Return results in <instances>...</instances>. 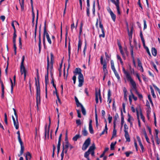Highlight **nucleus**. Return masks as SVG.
<instances>
[{"mask_svg":"<svg viewBox=\"0 0 160 160\" xmlns=\"http://www.w3.org/2000/svg\"><path fill=\"white\" fill-rule=\"evenodd\" d=\"M40 86H36V105L37 109H38V104H40L41 101Z\"/></svg>","mask_w":160,"mask_h":160,"instance_id":"nucleus-1","label":"nucleus"},{"mask_svg":"<svg viewBox=\"0 0 160 160\" xmlns=\"http://www.w3.org/2000/svg\"><path fill=\"white\" fill-rule=\"evenodd\" d=\"M100 62L102 65H103V70L104 72V74L107 75L108 74V71L107 69V62L106 61L103 62V57L101 56L100 58Z\"/></svg>","mask_w":160,"mask_h":160,"instance_id":"nucleus-2","label":"nucleus"},{"mask_svg":"<svg viewBox=\"0 0 160 160\" xmlns=\"http://www.w3.org/2000/svg\"><path fill=\"white\" fill-rule=\"evenodd\" d=\"M24 60L25 56H23L22 57V59L20 66V72H21V74H22L23 73H24V77H26V71L24 65Z\"/></svg>","mask_w":160,"mask_h":160,"instance_id":"nucleus-3","label":"nucleus"},{"mask_svg":"<svg viewBox=\"0 0 160 160\" xmlns=\"http://www.w3.org/2000/svg\"><path fill=\"white\" fill-rule=\"evenodd\" d=\"M91 143V139L90 138H88L85 140L83 143L82 147V149L85 151Z\"/></svg>","mask_w":160,"mask_h":160,"instance_id":"nucleus-4","label":"nucleus"},{"mask_svg":"<svg viewBox=\"0 0 160 160\" xmlns=\"http://www.w3.org/2000/svg\"><path fill=\"white\" fill-rule=\"evenodd\" d=\"M41 24L40 25L39 27V36H38V47H39V53H40L41 49Z\"/></svg>","mask_w":160,"mask_h":160,"instance_id":"nucleus-5","label":"nucleus"},{"mask_svg":"<svg viewBox=\"0 0 160 160\" xmlns=\"http://www.w3.org/2000/svg\"><path fill=\"white\" fill-rule=\"evenodd\" d=\"M38 10H37V18L36 21V24L35 26V32H34V40L35 42H36V37L37 35V26H38Z\"/></svg>","mask_w":160,"mask_h":160,"instance_id":"nucleus-6","label":"nucleus"},{"mask_svg":"<svg viewBox=\"0 0 160 160\" xmlns=\"http://www.w3.org/2000/svg\"><path fill=\"white\" fill-rule=\"evenodd\" d=\"M47 74L45 76V82H48V74H49V57L48 55L47 56Z\"/></svg>","mask_w":160,"mask_h":160,"instance_id":"nucleus-7","label":"nucleus"},{"mask_svg":"<svg viewBox=\"0 0 160 160\" xmlns=\"http://www.w3.org/2000/svg\"><path fill=\"white\" fill-rule=\"evenodd\" d=\"M78 79L79 82L78 86L81 87L82 86L84 81L83 76L82 73H80V75H78Z\"/></svg>","mask_w":160,"mask_h":160,"instance_id":"nucleus-8","label":"nucleus"},{"mask_svg":"<svg viewBox=\"0 0 160 160\" xmlns=\"http://www.w3.org/2000/svg\"><path fill=\"white\" fill-rule=\"evenodd\" d=\"M128 80L129 81L131 84L132 86L134 89H136V85L135 81L132 79L131 77L130 76L127 78Z\"/></svg>","mask_w":160,"mask_h":160,"instance_id":"nucleus-9","label":"nucleus"},{"mask_svg":"<svg viewBox=\"0 0 160 160\" xmlns=\"http://www.w3.org/2000/svg\"><path fill=\"white\" fill-rule=\"evenodd\" d=\"M99 27L101 28L102 32V34L99 35V37H102L103 38H104L105 37V34L103 25L102 24V20H100V22H99Z\"/></svg>","mask_w":160,"mask_h":160,"instance_id":"nucleus-10","label":"nucleus"},{"mask_svg":"<svg viewBox=\"0 0 160 160\" xmlns=\"http://www.w3.org/2000/svg\"><path fill=\"white\" fill-rule=\"evenodd\" d=\"M68 68H67V71H68L69 68L70 67V41H69L68 43Z\"/></svg>","mask_w":160,"mask_h":160,"instance_id":"nucleus-11","label":"nucleus"},{"mask_svg":"<svg viewBox=\"0 0 160 160\" xmlns=\"http://www.w3.org/2000/svg\"><path fill=\"white\" fill-rule=\"evenodd\" d=\"M95 111L96 127L97 128H98L99 124L98 122V116L97 112V107L96 105H95Z\"/></svg>","mask_w":160,"mask_h":160,"instance_id":"nucleus-12","label":"nucleus"},{"mask_svg":"<svg viewBox=\"0 0 160 160\" xmlns=\"http://www.w3.org/2000/svg\"><path fill=\"white\" fill-rule=\"evenodd\" d=\"M92 119H90L89 123V130L90 133L93 134L94 133V132L92 126Z\"/></svg>","mask_w":160,"mask_h":160,"instance_id":"nucleus-13","label":"nucleus"},{"mask_svg":"<svg viewBox=\"0 0 160 160\" xmlns=\"http://www.w3.org/2000/svg\"><path fill=\"white\" fill-rule=\"evenodd\" d=\"M43 34L45 36H46L48 42L51 44H52V41L48 32H43Z\"/></svg>","mask_w":160,"mask_h":160,"instance_id":"nucleus-14","label":"nucleus"},{"mask_svg":"<svg viewBox=\"0 0 160 160\" xmlns=\"http://www.w3.org/2000/svg\"><path fill=\"white\" fill-rule=\"evenodd\" d=\"M119 0H116V3L115 4V5L116 7V8L117 10V12L118 15H120L121 14V12L120 11V9L119 6Z\"/></svg>","mask_w":160,"mask_h":160,"instance_id":"nucleus-15","label":"nucleus"},{"mask_svg":"<svg viewBox=\"0 0 160 160\" xmlns=\"http://www.w3.org/2000/svg\"><path fill=\"white\" fill-rule=\"evenodd\" d=\"M37 81L36 78H35V85L36 86H40V82L39 80V73L38 72H37Z\"/></svg>","mask_w":160,"mask_h":160,"instance_id":"nucleus-16","label":"nucleus"},{"mask_svg":"<svg viewBox=\"0 0 160 160\" xmlns=\"http://www.w3.org/2000/svg\"><path fill=\"white\" fill-rule=\"evenodd\" d=\"M133 30V28L132 26V27H131V30H130V32L129 31L128 28H127V31L128 32L129 38H130V39L132 38Z\"/></svg>","mask_w":160,"mask_h":160,"instance_id":"nucleus-17","label":"nucleus"},{"mask_svg":"<svg viewBox=\"0 0 160 160\" xmlns=\"http://www.w3.org/2000/svg\"><path fill=\"white\" fill-rule=\"evenodd\" d=\"M96 148L95 143H93L92 144V145L89 147L88 151L90 152L94 151Z\"/></svg>","mask_w":160,"mask_h":160,"instance_id":"nucleus-18","label":"nucleus"},{"mask_svg":"<svg viewBox=\"0 0 160 160\" xmlns=\"http://www.w3.org/2000/svg\"><path fill=\"white\" fill-rule=\"evenodd\" d=\"M121 128L122 127L123 123L124 122V116H123L122 109H121Z\"/></svg>","mask_w":160,"mask_h":160,"instance_id":"nucleus-19","label":"nucleus"},{"mask_svg":"<svg viewBox=\"0 0 160 160\" xmlns=\"http://www.w3.org/2000/svg\"><path fill=\"white\" fill-rule=\"evenodd\" d=\"M81 71L82 70L80 68H76L75 71L73 72V73L75 75H77V74H78L79 75L80 73H82Z\"/></svg>","mask_w":160,"mask_h":160,"instance_id":"nucleus-20","label":"nucleus"},{"mask_svg":"<svg viewBox=\"0 0 160 160\" xmlns=\"http://www.w3.org/2000/svg\"><path fill=\"white\" fill-rule=\"evenodd\" d=\"M50 56H51L50 63H51V70L52 69V68H53V58H54V56H53V54L52 53V52H51L50 53ZM51 73L52 72L51 71Z\"/></svg>","mask_w":160,"mask_h":160,"instance_id":"nucleus-21","label":"nucleus"},{"mask_svg":"<svg viewBox=\"0 0 160 160\" xmlns=\"http://www.w3.org/2000/svg\"><path fill=\"white\" fill-rule=\"evenodd\" d=\"M119 118V116L117 113L115 114V116H114V120H113V126L115 127V126H116V123L117 121L118 120V119Z\"/></svg>","mask_w":160,"mask_h":160,"instance_id":"nucleus-22","label":"nucleus"},{"mask_svg":"<svg viewBox=\"0 0 160 160\" xmlns=\"http://www.w3.org/2000/svg\"><path fill=\"white\" fill-rule=\"evenodd\" d=\"M83 25V23L82 22H81L80 24V30L79 32V36H78V39L79 40H81V35L82 32V28Z\"/></svg>","mask_w":160,"mask_h":160,"instance_id":"nucleus-23","label":"nucleus"},{"mask_svg":"<svg viewBox=\"0 0 160 160\" xmlns=\"http://www.w3.org/2000/svg\"><path fill=\"white\" fill-rule=\"evenodd\" d=\"M108 129V128H107V123H106L105 124L104 129L102 131V133H101L100 134V136H101L102 135L104 134V133L105 132L106 134H107L108 133V131H107Z\"/></svg>","mask_w":160,"mask_h":160,"instance_id":"nucleus-24","label":"nucleus"},{"mask_svg":"<svg viewBox=\"0 0 160 160\" xmlns=\"http://www.w3.org/2000/svg\"><path fill=\"white\" fill-rule=\"evenodd\" d=\"M152 55L155 57L156 56L157 54V51L156 49L154 47H152Z\"/></svg>","mask_w":160,"mask_h":160,"instance_id":"nucleus-25","label":"nucleus"},{"mask_svg":"<svg viewBox=\"0 0 160 160\" xmlns=\"http://www.w3.org/2000/svg\"><path fill=\"white\" fill-rule=\"evenodd\" d=\"M125 133V137L127 140V141L130 142V139L128 132Z\"/></svg>","mask_w":160,"mask_h":160,"instance_id":"nucleus-26","label":"nucleus"},{"mask_svg":"<svg viewBox=\"0 0 160 160\" xmlns=\"http://www.w3.org/2000/svg\"><path fill=\"white\" fill-rule=\"evenodd\" d=\"M110 14L114 22H115L116 18V15L113 13L112 12H110Z\"/></svg>","mask_w":160,"mask_h":160,"instance_id":"nucleus-27","label":"nucleus"},{"mask_svg":"<svg viewBox=\"0 0 160 160\" xmlns=\"http://www.w3.org/2000/svg\"><path fill=\"white\" fill-rule=\"evenodd\" d=\"M49 123L48 127V130L47 131V134H48V138H49V129L50 127L51 123V120L50 117L49 116Z\"/></svg>","mask_w":160,"mask_h":160,"instance_id":"nucleus-28","label":"nucleus"},{"mask_svg":"<svg viewBox=\"0 0 160 160\" xmlns=\"http://www.w3.org/2000/svg\"><path fill=\"white\" fill-rule=\"evenodd\" d=\"M131 55L132 58V62H133V64L134 65V66L135 67H136V64L135 62V60H134V57L133 56V52L132 50H131Z\"/></svg>","mask_w":160,"mask_h":160,"instance_id":"nucleus-29","label":"nucleus"},{"mask_svg":"<svg viewBox=\"0 0 160 160\" xmlns=\"http://www.w3.org/2000/svg\"><path fill=\"white\" fill-rule=\"evenodd\" d=\"M111 68L112 70L113 71V72L116 71V70L114 66V62L112 60H111Z\"/></svg>","mask_w":160,"mask_h":160,"instance_id":"nucleus-30","label":"nucleus"},{"mask_svg":"<svg viewBox=\"0 0 160 160\" xmlns=\"http://www.w3.org/2000/svg\"><path fill=\"white\" fill-rule=\"evenodd\" d=\"M81 135L79 134H77L72 138V139L73 141H76L78 139L81 138Z\"/></svg>","mask_w":160,"mask_h":160,"instance_id":"nucleus-31","label":"nucleus"},{"mask_svg":"<svg viewBox=\"0 0 160 160\" xmlns=\"http://www.w3.org/2000/svg\"><path fill=\"white\" fill-rule=\"evenodd\" d=\"M122 71L124 74L125 75L126 78L130 76L129 73L126 71L124 68H122Z\"/></svg>","mask_w":160,"mask_h":160,"instance_id":"nucleus-32","label":"nucleus"},{"mask_svg":"<svg viewBox=\"0 0 160 160\" xmlns=\"http://www.w3.org/2000/svg\"><path fill=\"white\" fill-rule=\"evenodd\" d=\"M28 157H29V159H31L32 157L31 155L29 152H27L26 153L25 158L26 160H28Z\"/></svg>","mask_w":160,"mask_h":160,"instance_id":"nucleus-33","label":"nucleus"},{"mask_svg":"<svg viewBox=\"0 0 160 160\" xmlns=\"http://www.w3.org/2000/svg\"><path fill=\"white\" fill-rule=\"evenodd\" d=\"M19 3L20 5L21 10L22 11H23L24 9V0H22V2H21L20 0H19Z\"/></svg>","mask_w":160,"mask_h":160,"instance_id":"nucleus-34","label":"nucleus"},{"mask_svg":"<svg viewBox=\"0 0 160 160\" xmlns=\"http://www.w3.org/2000/svg\"><path fill=\"white\" fill-rule=\"evenodd\" d=\"M117 143V142L115 141L114 143L112 142L110 145V150H113L114 149V146Z\"/></svg>","mask_w":160,"mask_h":160,"instance_id":"nucleus-35","label":"nucleus"},{"mask_svg":"<svg viewBox=\"0 0 160 160\" xmlns=\"http://www.w3.org/2000/svg\"><path fill=\"white\" fill-rule=\"evenodd\" d=\"M13 123L14 126L15 127L16 129H18L19 128V123L18 121V119H17V122H16V121H14L13 122Z\"/></svg>","mask_w":160,"mask_h":160,"instance_id":"nucleus-36","label":"nucleus"},{"mask_svg":"<svg viewBox=\"0 0 160 160\" xmlns=\"http://www.w3.org/2000/svg\"><path fill=\"white\" fill-rule=\"evenodd\" d=\"M82 44V42L81 40H79L78 45V53L79 49H81Z\"/></svg>","mask_w":160,"mask_h":160,"instance_id":"nucleus-37","label":"nucleus"},{"mask_svg":"<svg viewBox=\"0 0 160 160\" xmlns=\"http://www.w3.org/2000/svg\"><path fill=\"white\" fill-rule=\"evenodd\" d=\"M82 135L84 136H87L88 134V132L85 128H84L83 130H82Z\"/></svg>","mask_w":160,"mask_h":160,"instance_id":"nucleus-38","label":"nucleus"},{"mask_svg":"<svg viewBox=\"0 0 160 160\" xmlns=\"http://www.w3.org/2000/svg\"><path fill=\"white\" fill-rule=\"evenodd\" d=\"M81 111L82 112V113L83 114V115L84 116H85L86 115V111L85 109V108L83 107V106H82V107H81Z\"/></svg>","mask_w":160,"mask_h":160,"instance_id":"nucleus-39","label":"nucleus"},{"mask_svg":"<svg viewBox=\"0 0 160 160\" xmlns=\"http://www.w3.org/2000/svg\"><path fill=\"white\" fill-rule=\"evenodd\" d=\"M95 100L96 103H98V92L97 91L95 92Z\"/></svg>","mask_w":160,"mask_h":160,"instance_id":"nucleus-40","label":"nucleus"},{"mask_svg":"<svg viewBox=\"0 0 160 160\" xmlns=\"http://www.w3.org/2000/svg\"><path fill=\"white\" fill-rule=\"evenodd\" d=\"M10 80L11 82V92L12 93L13 92V87L15 86L14 85V83H13L12 80L11 78H10Z\"/></svg>","mask_w":160,"mask_h":160,"instance_id":"nucleus-41","label":"nucleus"},{"mask_svg":"<svg viewBox=\"0 0 160 160\" xmlns=\"http://www.w3.org/2000/svg\"><path fill=\"white\" fill-rule=\"evenodd\" d=\"M128 118L127 120L128 122H131V120H134L133 118L130 115L129 113H128Z\"/></svg>","mask_w":160,"mask_h":160,"instance_id":"nucleus-42","label":"nucleus"},{"mask_svg":"<svg viewBox=\"0 0 160 160\" xmlns=\"http://www.w3.org/2000/svg\"><path fill=\"white\" fill-rule=\"evenodd\" d=\"M140 115L141 116V119L142 120L143 122H145V118L142 114V110L141 109H140Z\"/></svg>","mask_w":160,"mask_h":160,"instance_id":"nucleus-43","label":"nucleus"},{"mask_svg":"<svg viewBox=\"0 0 160 160\" xmlns=\"http://www.w3.org/2000/svg\"><path fill=\"white\" fill-rule=\"evenodd\" d=\"M95 1H94L93 2V8H92V13L94 15H95Z\"/></svg>","mask_w":160,"mask_h":160,"instance_id":"nucleus-44","label":"nucleus"},{"mask_svg":"<svg viewBox=\"0 0 160 160\" xmlns=\"http://www.w3.org/2000/svg\"><path fill=\"white\" fill-rule=\"evenodd\" d=\"M116 126H115V127L113 126V129L112 134V135L115 136H116L117 134V130L115 129Z\"/></svg>","mask_w":160,"mask_h":160,"instance_id":"nucleus-45","label":"nucleus"},{"mask_svg":"<svg viewBox=\"0 0 160 160\" xmlns=\"http://www.w3.org/2000/svg\"><path fill=\"white\" fill-rule=\"evenodd\" d=\"M90 152H88V150L87 152H86L84 154V157L85 158H89V155L90 154Z\"/></svg>","mask_w":160,"mask_h":160,"instance_id":"nucleus-46","label":"nucleus"},{"mask_svg":"<svg viewBox=\"0 0 160 160\" xmlns=\"http://www.w3.org/2000/svg\"><path fill=\"white\" fill-rule=\"evenodd\" d=\"M69 148V145H65L64 142L62 144V150H64V149H68Z\"/></svg>","mask_w":160,"mask_h":160,"instance_id":"nucleus-47","label":"nucleus"},{"mask_svg":"<svg viewBox=\"0 0 160 160\" xmlns=\"http://www.w3.org/2000/svg\"><path fill=\"white\" fill-rule=\"evenodd\" d=\"M128 127L126 124H125L124 125V131L125 132H128Z\"/></svg>","mask_w":160,"mask_h":160,"instance_id":"nucleus-48","label":"nucleus"},{"mask_svg":"<svg viewBox=\"0 0 160 160\" xmlns=\"http://www.w3.org/2000/svg\"><path fill=\"white\" fill-rule=\"evenodd\" d=\"M98 96H99V99L100 101V102L101 103L102 102V97L101 95V93H100V89H99L98 90Z\"/></svg>","mask_w":160,"mask_h":160,"instance_id":"nucleus-49","label":"nucleus"},{"mask_svg":"<svg viewBox=\"0 0 160 160\" xmlns=\"http://www.w3.org/2000/svg\"><path fill=\"white\" fill-rule=\"evenodd\" d=\"M148 98L152 106H153V102H152V100L151 95L150 94H149L148 95Z\"/></svg>","mask_w":160,"mask_h":160,"instance_id":"nucleus-50","label":"nucleus"},{"mask_svg":"<svg viewBox=\"0 0 160 160\" xmlns=\"http://www.w3.org/2000/svg\"><path fill=\"white\" fill-rule=\"evenodd\" d=\"M76 123L78 126L80 125L81 124V120L80 119H77L76 121Z\"/></svg>","mask_w":160,"mask_h":160,"instance_id":"nucleus-51","label":"nucleus"},{"mask_svg":"<svg viewBox=\"0 0 160 160\" xmlns=\"http://www.w3.org/2000/svg\"><path fill=\"white\" fill-rule=\"evenodd\" d=\"M87 48V43L86 42H85V46L83 49V55L84 57L85 56V51Z\"/></svg>","mask_w":160,"mask_h":160,"instance_id":"nucleus-52","label":"nucleus"},{"mask_svg":"<svg viewBox=\"0 0 160 160\" xmlns=\"http://www.w3.org/2000/svg\"><path fill=\"white\" fill-rule=\"evenodd\" d=\"M153 86L154 87V88L158 91L160 95V89L154 84H153Z\"/></svg>","mask_w":160,"mask_h":160,"instance_id":"nucleus-53","label":"nucleus"},{"mask_svg":"<svg viewBox=\"0 0 160 160\" xmlns=\"http://www.w3.org/2000/svg\"><path fill=\"white\" fill-rule=\"evenodd\" d=\"M117 59L120 61L121 64L122 65L123 64V62L122 60V59L118 55H117Z\"/></svg>","mask_w":160,"mask_h":160,"instance_id":"nucleus-54","label":"nucleus"},{"mask_svg":"<svg viewBox=\"0 0 160 160\" xmlns=\"http://www.w3.org/2000/svg\"><path fill=\"white\" fill-rule=\"evenodd\" d=\"M130 92L131 93L132 96V98H133V99L135 101H136L137 100V98L134 96V95L132 93V90H130Z\"/></svg>","mask_w":160,"mask_h":160,"instance_id":"nucleus-55","label":"nucleus"},{"mask_svg":"<svg viewBox=\"0 0 160 160\" xmlns=\"http://www.w3.org/2000/svg\"><path fill=\"white\" fill-rule=\"evenodd\" d=\"M19 47L21 49L22 48V39L21 37H20L19 38Z\"/></svg>","mask_w":160,"mask_h":160,"instance_id":"nucleus-56","label":"nucleus"},{"mask_svg":"<svg viewBox=\"0 0 160 160\" xmlns=\"http://www.w3.org/2000/svg\"><path fill=\"white\" fill-rule=\"evenodd\" d=\"M43 43L44 48H45L46 44H45V36L43 34Z\"/></svg>","mask_w":160,"mask_h":160,"instance_id":"nucleus-57","label":"nucleus"},{"mask_svg":"<svg viewBox=\"0 0 160 160\" xmlns=\"http://www.w3.org/2000/svg\"><path fill=\"white\" fill-rule=\"evenodd\" d=\"M137 61L138 63V67H141L142 66V63L139 58L137 59Z\"/></svg>","mask_w":160,"mask_h":160,"instance_id":"nucleus-58","label":"nucleus"},{"mask_svg":"<svg viewBox=\"0 0 160 160\" xmlns=\"http://www.w3.org/2000/svg\"><path fill=\"white\" fill-rule=\"evenodd\" d=\"M111 95V91L110 89H109L108 91V100H109L110 98V97Z\"/></svg>","mask_w":160,"mask_h":160,"instance_id":"nucleus-59","label":"nucleus"},{"mask_svg":"<svg viewBox=\"0 0 160 160\" xmlns=\"http://www.w3.org/2000/svg\"><path fill=\"white\" fill-rule=\"evenodd\" d=\"M114 74L116 76V77L117 78V79L119 80L120 79V77L119 76V74H118V73L117 72V71H116L114 72Z\"/></svg>","mask_w":160,"mask_h":160,"instance_id":"nucleus-60","label":"nucleus"},{"mask_svg":"<svg viewBox=\"0 0 160 160\" xmlns=\"http://www.w3.org/2000/svg\"><path fill=\"white\" fill-rule=\"evenodd\" d=\"M24 147L23 145H21V150L20 152H21V153H23L24 152Z\"/></svg>","mask_w":160,"mask_h":160,"instance_id":"nucleus-61","label":"nucleus"},{"mask_svg":"<svg viewBox=\"0 0 160 160\" xmlns=\"http://www.w3.org/2000/svg\"><path fill=\"white\" fill-rule=\"evenodd\" d=\"M13 110L14 112V114L16 117V121H17V119H18V115L16 111V109L14 108H13Z\"/></svg>","mask_w":160,"mask_h":160,"instance_id":"nucleus-62","label":"nucleus"},{"mask_svg":"<svg viewBox=\"0 0 160 160\" xmlns=\"http://www.w3.org/2000/svg\"><path fill=\"white\" fill-rule=\"evenodd\" d=\"M146 106L148 107V109L150 110L151 108L150 106V103L148 100L147 101Z\"/></svg>","mask_w":160,"mask_h":160,"instance_id":"nucleus-63","label":"nucleus"},{"mask_svg":"<svg viewBox=\"0 0 160 160\" xmlns=\"http://www.w3.org/2000/svg\"><path fill=\"white\" fill-rule=\"evenodd\" d=\"M135 75L136 76V77L137 78H138L139 82H142V81H141V80L140 78V77H139V74H138V73H135Z\"/></svg>","mask_w":160,"mask_h":160,"instance_id":"nucleus-64","label":"nucleus"}]
</instances>
